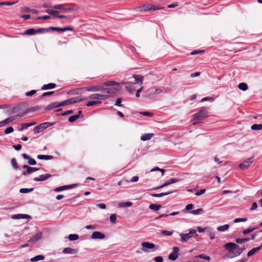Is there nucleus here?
Returning <instances> with one entry per match:
<instances>
[{
	"label": "nucleus",
	"mask_w": 262,
	"mask_h": 262,
	"mask_svg": "<svg viewBox=\"0 0 262 262\" xmlns=\"http://www.w3.org/2000/svg\"><path fill=\"white\" fill-rule=\"evenodd\" d=\"M86 98L85 97H81L80 96L73 97L67 100H66L61 102H60V105H61V106L67 105H70L72 104L75 103H77L80 101H82L84 100H85Z\"/></svg>",
	"instance_id": "1"
},
{
	"label": "nucleus",
	"mask_w": 262,
	"mask_h": 262,
	"mask_svg": "<svg viewBox=\"0 0 262 262\" xmlns=\"http://www.w3.org/2000/svg\"><path fill=\"white\" fill-rule=\"evenodd\" d=\"M196 230L192 229L187 233H181L180 236H181V240L182 242H186L188 241L191 237H192L194 234L195 236H198L196 234Z\"/></svg>",
	"instance_id": "2"
},
{
	"label": "nucleus",
	"mask_w": 262,
	"mask_h": 262,
	"mask_svg": "<svg viewBox=\"0 0 262 262\" xmlns=\"http://www.w3.org/2000/svg\"><path fill=\"white\" fill-rule=\"evenodd\" d=\"M208 117V113L207 110L203 107L200 111L193 115V119L195 120H202Z\"/></svg>",
	"instance_id": "3"
},
{
	"label": "nucleus",
	"mask_w": 262,
	"mask_h": 262,
	"mask_svg": "<svg viewBox=\"0 0 262 262\" xmlns=\"http://www.w3.org/2000/svg\"><path fill=\"white\" fill-rule=\"evenodd\" d=\"M224 247L231 254L230 255H234V253H235L236 249L237 248V245L231 242L226 244Z\"/></svg>",
	"instance_id": "4"
},
{
	"label": "nucleus",
	"mask_w": 262,
	"mask_h": 262,
	"mask_svg": "<svg viewBox=\"0 0 262 262\" xmlns=\"http://www.w3.org/2000/svg\"><path fill=\"white\" fill-rule=\"evenodd\" d=\"M46 12L48 13L50 15H52L53 17H58L59 18H65L68 19L70 18V16L68 15H58L59 13V11L58 10H54L53 9H47L46 10Z\"/></svg>",
	"instance_id": "5"
},
{
	"label": "nucleus",
	"mask_w": 262,
	"mask_h": 262,
	"mask_svg": "<svg viewBox=\"0 0 262 262\" xmlns=\"http://www.w3.org/2000/svg\"><path fill=\"white\" fill-rule=\"evenodd\" d=\"M21 117H23V115H18L11 116L8 118L6 119L5 120L0 122V127H3V126L6 125V124L13 121L14 120H15L17 118H20Z\"/></svg>",
	"instance_id": "6"
},
{
	"label": "nucleus",
	"mask_w": 262,
	"mask_h": 262,
	"mask_svg": "<svg viewBox=\"0 0 262 262\" xmlns=\"http://www.w3.org/2000/svg\"><path fill=\"white\" fill-rule=\"evenodd\" d=\"M23 168L26 169V171H23L22 174L26 176L27 174H31V173L38 171L39 168L36 167H31L28 165H24L22 167Z\"/></svg>",
	"instance_id": "7"
},
{
	"label": "nucleus",
	"mask_w": 262,
	"mask_h": 262,
	"mask_svg": "<svg viewBox=\"0 0 262 262\" xmlns=\"http://www.w3.org/2000/svg\"><path fill=\"white\" fill-rule=\"evenodd\" d=\"M253 162L252 157L249 158L247 160L239 164L238 166L241 169H246L248 168Z\"/></svg>",
	"instance_id": "8"
},
{
	"label": "nucleus",
	"mask_w": 262,
	"mask_h": 262,
	"mask_svg": "<svg viewBox=\"0 0 262 262\" xmlns=\"http://www.w3.org/2000/svg\"><path fill=\"white\" fill-rule=\"evenodd\" d=\"M179 181V180L178 179H175V178H171V179H169L168 180H167L164 184H163L162 185H160V186H157L155 188H154V189H160V188H163V187H164L167 185H169L171 184H172V183H177V182H178Z\"/></svg>",
	"instance_id": "9"
},
{
	"label": "nucleus",
	"mask_w": 262,
	"mask_h": 262,
	"mask_svg": "<svg viewBox=\"0 0 262 262\" xmlns=\"http://www.w3.org/2000/svg\"><path fill=\"white\" fill-rule=\"evenodd\" d=\"M179 248L178 247L173 248V252L171 253L168 256V258L171 260H175L178 257Z\"/></svg>",
	"instance_id": "10"
},
{
	"label": "nucleus",
	"mask_w": 262,
	"mask_h": 262,
	"mask_svg": "<svg viewBox=\"0 0 262 262\" xmlns=\"http://www.w3.org/2000/svg\"><path fill=\"white\" fill-rule=\"evenodd\" d=\"M141 246L143 247L142 249V251L145 252H148L147 249H153L156 247L155 244L147 242L142 243Z\"/></svg>",
	"instance_id": "11"
},
{
	"label": "nucleus",
	"mask_w": 262,
	"mask_h": 262,
	"mask_svg": "<svg viewBox=\"0 0 262 262\" xmlns=\"http://www.w3.org/2000/svg\"><path fill=\"white\" fill-rule=\"evenodd\" d=\"M50 31H55L58 32H64L66 31H73V28L70 27H66L64 28H59L56 27H49Z\"/></svg>",
	"instance_id": "12"
},
{
	"label": "nucleus",
	"mask_w": 262,
	"mask_h": 262,
	"mask_svg": "<svg viewBox=\"0 0 262 262\" xmlns=\"http://www.w3.org/2000/svg\"><path fill=\"white\" fill-rule=\"evenodd\" d=\"M77 184H71V185H64L58 187H57L54 189V191L55 192H59L61 191L64 190L73 188L75 187Z\"/></svg>",
	"instance_id": "13"
},
{
	"label": "nucleus",
	"mask_w": 262,
	"mask_h": 262,
	"mask_svg": "<svg viewBox=\"0 0 262 262\" xmlns=\"http://www.w3.org/2000/svg\"><path fill=\"white\" fill-rule=\"evenodd\" d=\"M91 238L92 239H102L105 238L104 234L99 232V231H94L91 236Z\"/></svg>",
	"instance_id": "14"
},
{
	"label": "nucleus",
	"mask_w": 262,
	"mask_h": 262,
	"mask_svg": "<svg viewBox=\"0 0 262 262\" xmlns=\"http://www.w3.org/2000/svg\"><path fill=\"white\" fill-rule=\"evenodd\" d=\"M52 175L50 174H41L39 176V177H35L33 179V180L34 181H45L50 177H51Z\"/></svg>",
	"instance_id": "15"
},
{
	"label": "nucleus",
	"mask_w": 262,
	"mask_h": 262,
	"mask_svg": "<svg viewBox=\"0 0 262 262\" xmlns=\"http://www.w3.org/2000/svg\"><path fill=\"white\" fill-rule=\"evenodd\" d=\"M78 250L76 249H72L70 247H67L63 249L62 253L64 254H76Z\"/></svg>",
	"instance_id": "16"
},
{
	"label": "nucleus",
	"mask_w": 262,
	"mask_h": 262,
	"mask_svg": "<svg viewBox=\"0 0 262 262\" xmlns=\"http://www.w3.org/2000/svg\"><path fill=\"white\" fill-rule=\"evenodd\" d=\"M22 156L24 158V159L26 160H28V163L30 165H35L36 164V161L33 159L31 158L29 156H28L26 154H23Z\"/></svg>",
	"instance_id": "17"
},
{
	"label": "nucleus",
	"mask_w": 262,
	"mask_h": 262,
	"mask_svg": "<svg viewBox=\"0 0 262 262\" xmlns=\"http://www.w3.org/2000/svg\"><path fill=\"white\" fill-rule=\"evenodd\" d=\"M42 235V234L41 232H37L36 234H35L34 235H33L32 237L30 238L29 242L35 243L41 238Z\"/></svg>",
	"instance_id": "18"
},
{
	"label": "nucleus",
	"mask_w": 262,
	"mask_h": 262,
	"mask_svg": "<svg viewBox=\"0 0 262 262\" xmlns=\"http://www.w3.org/2000/svg\"><path fill=\"white\" fill-rule=\"evenodd\" d=\"M81 89H83L84 90H86L87 91L89 92H97L99 91L101 89V86L100 85H95V86H92L90 87H84L82 88Z\"/></svg>",
	"instance_id": "19"
},
{
	"label": "nucleus",
	"mask_w": 262,
	"mask_h": 262,
	"mask_svg": "<svg viewBox=\"0 0 262 262\" xmlns=\"http://www.w3.org/2000/svg\"><path fill=\"white\" fill-rule=\"evenodd\" d=\"M54 10H58L59 12L66 13V4H59L53 7Z\"/></svg>",
	"instance_id": "20"
},
{
	"label": "nucleus",
	"mask_w": 262,
	"mask_h": 262,
	"mask_svg": "<svg viewBox=\"0 0 262 262\" xmlns=\"http://www.w3.org/2000/svg\"><path fill=\"white\" fill-rule=\"evenodd\" d=\"M245 250V248H240L239 246L237 245V248L236 249L235 253H234V255H227V256L228 258H232L233 257L239 255Z\"/></svg>",
	"instance_id": "21"
},
{
	"label": "nucleus",
	"mask_w": 262,
	"mask_h": 262,
	"mask_svg": "<svg viewBox=\"0 0 262 262\" xmlns=\"http://www.w3.org/2000/svg\"><path fill=\"white\" fill-rule=\"evenodd\" d=\"M61 106V105H60V102H54L53 103H50V104L48 105L46 107V110H52L54 108H56L58 107Z\"/></svg>",
	"instance_id": "22"
},
{
	"label": "nucleus",
	"mask_w": 262,
	"mask_h": 262,
	"mask_svg": "<svg viewBox=\"0 0 262 262\" xmlns=\"http://www.w3.org/2000/svg\"><path fill=\"white\" fill-rule=\"evenodd\" d=\"M125 83L126 84L125 88L126 89L127 91L131 94L133 93L135 90V88L134 85V84L129 82H126Z\"/></svg>",
	"instance_id": "23"
},
{
	"label": "nucleus",
	"mask_w": 262,
	"mask_h": 262,
	"mask_svg": "<svg viewBox=\"0 0 262 262\" xmlns=\"http://www.w3.org/2000/svg\"><path fill=\"white\" fill-rule=\"evenodd\" d=\"M174 191H175L174 190H172V191H168V192H162V193H151L150 194V195H151L152 196L155 197V198L162 197V196H164L171 194L172 193L174 192Z\"/></svg>",
	"instance_id": "24"
},
{
	"label": "nucleus",
	"mask_w": 262,
	"mask_h": 262,
	"mask_svg": "<svg viewBox=\"0 0 262 262\" xmlns=\"http://www.w3.org/2000/svg\"><path fill=\"white\" fill-rule=\"evenodd\" d=\"M262 248V244L260 246L256 248H253L252 249L250 250L247 254L248 257H250L255 254L257 251H259Z\"/></svg>",
	"instance_id": "25"
},
{
	"label": "nucleus",
	"mask_w": 262,
	"mask_h": 262,
	"mask_svg": "<svg viewBox=\"0 0 262 262\" xmlns=\"http://www.w3.org/2000/svg\"><path fill=\"white\" fill-rule=\"evenodd\" d=\"M133 77L135 78V82L136 83L142 84L144 78L143 76L141 75L134 74L133 75Z\"/></svg>",
	"instance_id": "26"
},
{
	"label": "nucleus",
	"mask_w": 262,
	"mask_h": 262,
	"mask_svg": "<svg viewBox=\"0 0 262 262\" xmlns=\"http://www.w3.org/2000/svg\"><path fill=\"white\" fill-rule=\"evenodd\" d=\"M154 136L153 134H144L141 136L140 139L142 141H147L150 140Z\"/></svg>",
	"instance_id": "27"
},
{
	"label": "nucleus",
	"mask_w": 262,
	"mask_h": 262,
	"mask_svg": "<svg viewBox=\"0 0 262 262\" xmlns=\"http://www.w3.org/2000/svg\"><path fill=\"white\" fill-rule=\"evenodd\" d=\"M77 9L78 7L76 5H71L68 6V5L66 4V13L76 10Z\"/></svg>",
	"instance_id": "28"
},
{
	"label": "nucleus",
	"mask_w": 262,
	"mask_h": 262,
	"mask_svg": "<svg viewBox=\"0 0 262 262\" xmlns=\"http://www.w3.org/2000/svg\"><path fill=\"white\" fill-rule=\"evenodd\" d=\"M30 216L27 214H14L12 216V218L13 219H27L30 218Z\"/></svg>",
	"instance_id": "29"
},
{
	"label": "nucleus",
	"mask_w": 262,
	"mask_h": 262,
	"mask_svg": "<svg viewBox=\"0 0 262 262\" xmlns=\"http://www.w3.org/2000/svg\"><path fill=\"white\" fill-rule=\"evenodd\" d=\"M56 84L53 83H50L47 84H44L41 88V90H45L48 89H52L56 87Z\"/></svg>",
	"instance_id": "30"
},
{
	"label": "nucleus",
	"mask_w": 262,
	"mask_h": 262,
	"mask_svg": "<svg viewBox=\"0 0 262 262\" xmlns=\"http://www.w3.org/2000/svg\"><path fill=\"white\" fill-rule=\"evenodd\" d=\"M36 124V122H31L28 123H23L21 125V127L19 128L20 131H22L23 130L27 128L28 127L31 126Z\"/></svg>",
	"instance_id": "31"
},
{
	"label": "nucleus",
	"mask_w": 262,
	"mask_h": 262,
	"mask_svg": "<svg viewBox=\"0 0 262 262\" xmlns=\"http://www.w3.org/2000/svg\"><path fill=\"white\" fill-rule=\"evenodd\" d=\"M102 103L101 101L100 100H95V101H89L86 103V106H91L94 105H97L101 104Z\"/></svg>",
	"instance_id": "32"
},
{
	"label": "nucleus",
	"mask_w": 262,
	"mask_h": 262,
	"mask_svg": "<svg viewBox=\"0 0 262 262\" xmlns=\"http://www.w3.org/2000/svg\"><path fill=\"white\" fill-rule=\"evenodd\" d=\"M53 156L50 155H39L37 156V158L40 160H49L53 159Z\"/></svg>",
	"instance_id": "33"
},
{
	"label": "nucleus",
	"mask_w": 262,
	"mask_h": 262,
	"mask_svg": "<svg viewBox=\"0 0 262 262\" xmlns=\"http://www.w3.org/2000/svg\"><path fill=\"white\" fill-rule=\"evenodd\" d=\"M152 5H145L140 8V11H147L152 10Z\"/></svg>",
	"instance_id": "34"
},
{
	"label": "nucleus",
	"mask_w": 262,
	"mask_h": 262,
	"mask_svg": "<svg viewBox=\"0 0 262 262\" xmlns=\"http://www.w3.org/2000/svg\"><path fill=\"white\" fill-rule=\"evenodd\" d=\"M45 258V256L42 255H36L30 259V261L32 262L37 261L40 260H43Z\"/></svg>",
	"instance_id": "35"
},
{
	"label": "nucleus",
	"mask_w": 262,
	"mask_h": 262,
	"mask_svg": "<svg viewBox=\"0 0 262 262\" xmlns=\"http://www.w3.org/2000/svg\"><path fill=\"white\" fill-rule=\"evenodd\" d=\"M162 206L160 205L151 204L149 205V208L154 211H158Z\"/></svg>",
	"instance_id": "36"
},
{
	"label": "nucleus",
	"mask_w": 262,
	"mask_h": 262,
	"mask_svg": "<svg viewBox=\"0 0 262 262\" xmlns=\"http://www.w3.org/2000/svg\"><path fill=\"white\" fill-rule=\"evenodd\" d=\"M35 34V29L34 28L28 29L26 30L23 34L26 35H32Z\"/></svg>",
	"instance_id": "37"
},
{
	"label": "nucleus",
	"mask_w": 262,
	"mask_h": 262,
	"mask_svg": "<svg viewBox=\"0 0 262 262\" xmlns=\"http://www.w3.org/2000/svg\"><path fill=\"white\" fill-rule=\"evenodd\" d=\"M21 110V105H17L16 106L13 107L10 110V113L11 114H14L17 113Z\"/></svg>",
	"instance_id": "38"
},
{
	"label": "nucleus",
	"mask_w": 262,
	"mask_h": 262,
	"mask_svg": "<svg viewBox=\"0 0 262 262\" xmlns=\"http://www.w3.org/2000/svg\"><path fill=\"white\" fill-rule=\"evenodd\" d=\"M229 228V225L228 224H225L224 225L217 227V230L220 232H223L227 230Z\"/></svg>",
	"instance_id": "39"
},
{
	"label": "nucleus",
	"mask_w": 262,
	"mask_h": 262,
	"mask_svg": "<svg viewBox=\"0 0 262 262\" xmlns=\"http://www.w3.org/2000/svg\"><path fill=\"white\" fill-rule=\"evenodd\" d=\"M238 88L239 89L243 91H246L247 89H248V85L246 83H244V82H242V83H240L238 85Z\"/></svg>",
	"instance_id": "40"
},
{
	"label": "nucleus",
	"mask_w": 262,
	"mask_h": 262,
	"mask_svg": "<svg viewBox=\"0 0 262 262\" xmlns=\"http://www.w3.org/2000/svg\"><path fill=\"white\" fill-rule=\"evenodd\" d=\"M50 31L49 27L48 28H38L37 29H35V34L36 33H43L45 32H48Z\"/></svg>",
	"instance_id": "41"
},
{
	"label": "nucleus",
	"mask_w": 262,
	"mask_h": 262,
	"mask_svg": "<svg viewBox=\"0 0 262 262\" xmlns=\"http://www.w3.org/2000/svg\"><path fill=\"white\" fill-rule=\"evenodd\" d=\"M52 124H53L50 122H44L39 125H40V127L42 128V130H43L46 129L47 128H48V127L52 125Z\"/></svg>",
	"instance_id": "42"
},
{
	"label": "nucleus",
	"mask_w": 262,
	"mask_h": 262,
	"mask_svg": "<svg viewBox=\"0 0 262 262\" xmlns=\"http://www.w3.org/2000/svg\"><path fill=\"white\" fill-rule=\"evenodd\" d=\"M107 92L108 94H114L118 91V89L116 88H106Z\"/></svg>",
	"instance_id": "43"
},
{
	"label": "nucleus",
	"mask_w": 262,
	"mask_h": 262,
	"mask_svg": "<svg viewBox=\"0 0 262 262\" xmlns=\"http://www.w3.org/2000/svg\"><path fill=\"white\" fill-rule=\"evenodd\" d=\"M251 128L254 130H260L262 129V124H254L251 126Z\"/></svg>",
	"instance_id": "44"
},
{
	"label": "nucleus",
	"mask_w": 262,
	"mask_h": 262,
	"mask_svg": "<svg viewBox=\"0 0 262 262\" xmlns=\"http://www.w3.org/2000/svg\"><path fill=\"white\" fill-rule=\"evenodd\" d=\"M68 238L71 241H76L79 238V236L76 234H71L69 235Z\"/></svg>",
	"instance_id": "45"
},
{
	"label": "nucleus",
	"mask_w": 262,
	"mask_h": 262,
	"mask_svg": "<svg viewBox=\"0 0 262 262\" xmlns=\"http://www.w3.org/2000/svg\"><path fill=\"white\" fill-rule=\"evenodd\" d=\"M118 84L119 83L118 82L114 81H107L103 83V85L105 86H112Z\"/></svg>",
	"instance_id": "46"
},
{
	"label": "nucleus",
	"mask_w": 262,
	"mask_h": 262,
	"mask_svg": "<svg viewBox=\"0 0 262 262\" xmlns=\"http://www.w3.org/2000/svg\"><path fill=\"white\" fill-rule=\"evenodd\" d=\"M17 2V1L11 2H0V6H4V5L12 6V5H13L15 4Z\"/></svg>",
	"instance_id": "47"
},
{
	"label": "nucleus",
	"mask_w": 262,
	"mask_h": 262,
	"mask_svg": "<svg viewBox=\"0 0 262 262\" xmlns=\"http://www.w3.org/2000/svg\"><path fill=\"white\" fill-rule=\"evenodd\" d=\"M79 115H73V116H72L71 117H70L69 118V121L70 122H74V121H75L77 119H78L79 118Z\"/></svg>",
	"instance_id": "48"
},
{
	"label": "nucleus",
	"mask_w": 262,
	"mask_h": 262,
	"mask_svg": "<svg viewBox=\"0 0 262 262\" xmlns=\"http://www.w3.org/2000/svg\"><path fill=\"white\" fill-rule=\"evenodd\" d=\"M249 240V238H237L236 239V242L238 244H242L243 243L247 242Z\"/></svg>",
	"instance_id": "49"
},
{
	"label": "nucleus",
	"mask_w": 262,
	"mask_h": 262,
	"mask_svg": "<svg viewBox=\"0 0 262 262\" xmlns=\"http://www.w3.org/2000/svg\"><path fill=\"white\" fill-rule=\"evenodd\" d=\"M202 212H203V209L202 208H199L196 210H192L190 212V213L194 215H196L200 214Z\"/></svg>",
	"instance_id": "50"
},
{
	"label": "nucleus",
	"mask_w": 262,
	"mask_h": 262,
	"mask_svg": "<svg viewBox=\"0 0 262 262\" xmlns=\"http://www.w3.org/2000/svg\"><path fill=\"white\" fill-rule=\"evenodd\" d=\"M33 188H21L19 190V192L20 193H28V192H31L32 191H33Z\"/></svg>",
	"instance_id": "51"
},
{
	"label": "nucleus",
	"mask_w": 262,
	"mask_h": 262,
	"mask_svg": "<svg viewBox=\"0 0 262 262\" xmlns=\"http://www.w3.org/2000/svg\"><path fill=\"white\" fill-rule=\"evenodd\" d=\"M11 164H12V166H13V167L15 169H18V167L17 163V162H16V160L15 159L13 158L11 160Z\"/></svg>",
	"instance_id": "52"
},
{
	"label": "nucleus",
	"mask_w": 262,
	"mask_h": 262,
	"mask_svg": "<svg viewBox=\"0 0 262 262\" xmlns=\"http://www.w3.org/2000/svg\"><path fill=\"white\" fill-rule=\"evenodd\" d=\"M205 51L204 50H194L190 53V55H194L198 54H203Z\"/></svg>",
	"instance_id": "53"
},
{
	"label": "nucleus",
	"mask_w": 262,
	"mask_h": 262,
	"mask_svg": "<svg viewBox=\"0 0 262 262\" xmlns=\"http://www.w3.org/2000/svg\"><path fill=\"white\" fill-rule=\"evenodd\" d=\"M42 131V128L40 127V125L35 126L33 129V132L34 134H37Z\"/></svg>",
	"instance_id": "54"
},
{
	"label": "nucleus",
	"mask_w": 262,
	"mask_h": 262,
	"mask_svg": "<svg viewBox=\"0 0 262 262\" xmlns=\"http://www.w3.org/2000/svg\"><path fill=\"white\" fill-rule=\"evenodd\" d=\"M132 205V203L130 202H127L120 204V206L121 207H130Z\"/></svg>",
	"instance_id": "55"
},
{
	"label": "nucleus",
	"mask_w": 262,
	"mask_h": 262,
	"mask_svg": "<svg viewBox=\"0 0 262 262\" xmlns=\"http://www.w3.org/2000/svg\"><path fill=\"white\" fill-rule=\"evenodd\" d=\"M193 207V205L192 204H188L185 209H183L182 211L183 212H186V211H188L192 209Z\"/></svg>",
	"instance_id": "56"
},
{
	"label": "nucleus",
	"mask_w": 262,
	"mask_h": 262,
	"mask_svg": "<svg viewBox=\"0 0 262 262\" xmlns=\"http://www.w3.org/2000/svg\"><path fill=\"white\" fill-rule=\"evenodd\" d=\"M196 257H199L200 258L204 259L205 260H210V257L208 256H207L204 254H201L196 256Z\"/></svg>",
	"instance_id": "57"
},
{
	"label": "nucleus",
	"mask_w": 262,
	"mask_h": 262,
	"mask_svg": "<svg viewBox=\"0 0 262 262\" xmlns=\"http://www.w3.org/2000/svg\"><path fill=\"white\" fill-rule=\"evenodd\" d=\"M33 111H34V109L33 108H29L27 109L26 111L23 112L21 114H19V115H23V116H24L25 115Z\"/></svg>",
	"instance_id": "58"
},
{
	"label": "nucleus",
	"mask_w": 262,
	"mask_h": 262,
	"mask_svg": "<svg viewBox=\"0 0 262 262\" xmlns=\"http://www.w3.org/2000/svg\"><path fill=\"white\" fill-rule=\"evenodd\" d=\"M247 221V218L243 217V218H237L234 220V222L235 223L241 222H246Z\"/></svg>",
	"instance_id": "59"
},
{
	"label": "nucleus",
	"mask_w": 262,
	"mask_h": 262,
	"mask_svg": "<svg viewBox=\"0 0 262 262\" xmlns=\"http://www.w3.org/2000/svg\"><path fill=\"white\" fill-rule=\"evenodd\" d=\"M109 95L105 94H98V100L105 99L108 97Z\"/></svg>",
	"instance_id": "60"
},
{
	"label": "nucleus",
	"mask_w": 262,
	"mask_h": 262,
	"mask_svg": "<svg viewBox=\"0 0 262 262\" xmlns=\"http://www.w3.org/2000/svg\"><path fill=\"white\" fill-rule=\"evenodd\" d=\"M110 221L112 223L115 224L116 223V214H111L110 217Z\"/></svg>",
	"instance_id": "61"
},
{
	"label": "nucleus",
	"mask_w": 262,
	"mask_h": 262,
	"mask_svg": "<svg viewBox=\"0 0 262 262\" xmlns=\"http://www.w3.org/2000/svg\"><path fill=\"white\" fill-rule=\"evenodd\" d=\"M14 129L11 126L8 127L5 130V133L6 134H9L13 132Z\"/></svg>",
	"instance_id": "62"
},
{
	"label": "nucleus",
	"mask_w": 262,
	"mask_h": 262,
	"mask_svg": "<svg viewBox=\"0 0 262 262\" xmlns=\"http://www.w3.org/2000/svg\"><path fill=\"white\" fill-rule=\"evenodd\" d=\"M36 93V90H31V91H30L29 92H26V95L27 96H32L33 95H34Z\"/></svg>",
	"instance_id": "63"
},
{
	"label": "nucleus",
	"mask_w": 262,
	"mask_h": 262,
	"mask_svg": "<svg viewBox=\"0 0 262 262\" xmlns=\"http://www.w3.org/2000/svg\"><path fill=\"white\" fill-rule=\"evenodd\" d=\"M154 260L155 262H163V259L162 256H157L154 258Z\"/></svg>",
	"instance_id": "64"
}]
</instances>
